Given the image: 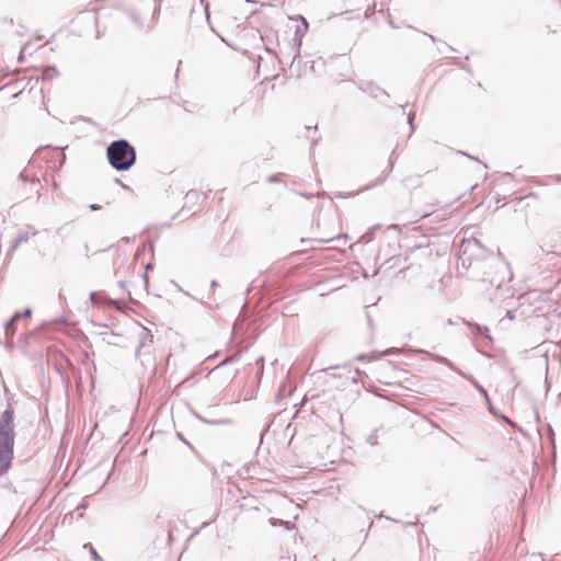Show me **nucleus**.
I'll return each mask as SVG.
<instances>
[{"instance_id": "nucleus-12", "label": "nucleus", "mask_w": 561, "mask_h": 561, "mask_svg": "<svg viewBox=\"0 0 561 561\" xmlns=\"http://www.w3.org/2000/svg\"><path fill=\"white\" fill-rule=\"evenodd\" d=\"M58 76V70L55 66H46L41 70V75L36 77V81H49Z\"/></svg>"}, {"instance_id": "nucleus-48", "label": "nucleus", "mask_w": 561, "mask_h": 561, "mask_svg": "<svg viewBox=\"0 0 561 561\" xmlns=\"http://www.w3.org/2000/svg\"><path fill=\"white\" fill-rule=\"evenodd\" d=\"M204 1H205V0H201V3H202V4H204Z\"/></svg>"}, {"instance_id": "nucleus-21", "label": "nucleus", "mask_w": 561, "mask_h": 561, "mask_svg": "<svg viewBox=\"0 0 561 561\" xmlns=\"http://www.w3.org/2000/svg\"><path fill=\"white\" fill-rule=\"evenodd\" d=\"M280 175H282V173L275 174V175H270V176H267L266 181L268 183H277V182H279V176Z\"/></svg>"}, {"instance_id": "nucleus-22", "label": "nucleus", "mask_w": 561, "mask_h": 561, "mask_svg": "<svg viewBox=\"0 0 561 561\" xmlns=\"http://www.w3.org/2000/svg\"><path fill=\"white\" fill-rule=\"evenodd\" d=\"M161 4H156L152 11V19H157L160 14Z\"/></svg>"}, {"instance_id": "nucleus-45", "label": "nucleus", "mask_w": 561, "mask_h": 561, "mask_svg": "<svg viewBox=\"0 0 561 561\" xmlns=\"http://www.w3.org/2000/svg\"><path fill=\"white\" fill-rule=\"evenodd\" d=\"M118 284H119V286H121V287H124V286H125V283H124V282H122V280H121Z\"/></svg>"}, {"instance_id": "nucleus-39", "label": "nucleus", "mask_w": 561, "mask_h": 561, "mask_svg": "<svg viewBox=\"0 0 561 561\" xmlns=\"http://www.w3.org/2000/svg\"><path fill=\"white\" fill-rule=\"evenodd\" d=\"M23 58H24V57H23V55H22V53H21V54H20V56L18 57V60H19V61H22V60H23Z\"/></svg>"}, {"instance_id": "nucleus-14", "label": "nucleus", "mask_w": 561, "mask_h": 561, "mask_svg": "<svg viewBox=\"0 0 561 561\" xmlns=\"http://www.w3.org/2000/svg\"><path fill=\"white\" fill-rule=\"evenodd\" d=\"M473 386L474 388L483 396L484 400H488V392L477 381L476 378L472 376H466L463 375Z\"/></svg>"}, {"instance_id": "nucleus-38", "label": "nucleus", "mask_w": 561, "mask_h": 561, "mask_svg": "<svg viewBox=\"0 0 561 561\" xmlns=\"http://www.w3.org/2000/svg\"><path fill=\"white\" fill-rule=\"evenodd\" d=\"M216 286H218L217 280H213V282H211V287H216Z\"/></svg>"}, {"instance_id": "nucleus-15", "label": "nucleus", "mask_w": 561, "mask_h": 561, "mask_svg": "<svg viewBox=\"0 0 561 561\" xmlns=\"http://www.w3.org/2000/svg\"><path fill=\"white\" fill-rule=\"evenodd\" d=\"M201 193L196 190H190L185 195L186 203L195 204L199 199Z\"/></svg>"}, {"instance_id": "nucleus-2", "label": "nucleus", "mask_w": 561, "mask_h": 561, "mask_svg": "<svg viewBox=\"0 0 561 561\" xmlns=\"http://www.w3.org/2000/svg\"><path fill=\"white\" fill-rule=\"evenodd\" d=\"M14 416L9 408L0 416V477L5 474L13 459L14 448Z\"/></svg>"}, {"instance_id": "nucleus-31", "label": "nucleus", "mask_w": 561, "mask_h": 561, "mask_svg": "<svg viewBox=\"0 0 561 561\" xmlns=\"http://www.w3.org/2000/svg\"><path fill=\"white\" fill-rule=\"evenodd\" d=\"M444 46L446 47V49H447L448 51H455V48H454L453 46H449V45H447V44H444Z\"/></svg>"}, {"instance_id": "nucleus-20", "label": "nucleus", "mask_w": 561, "mask_h": 561, "mask_svg": "<svg viewBox=\"0 0 561 561\" xmlns=\"http://www.w3.org/2000/svg\"><path fill=\"white\" fill-rule=\"evenodd\" d=\"M414 119H415V113H414V112H410V113L408 114V116H407V122H408V124H409V125H410V127H411V131H413V130H414V125H413Z\"/></svg>"}, {"instance_id": "nucleus-41", "label": "nucleus", "mask_w": 561, "mask_h": 561, "mask_svg": "<svg viewBox=\"0 0 561 561\" xmlns=\"http://www.w3.org/2000/svg\"><path fill=\"white\" fill-rule=\"evenodd\" d=\"M278 62L283 64L284 62V58L283 57H278Z\"/></svg>"}, {"instance_id": "nucleus-6", "label": "nucleus", "mask_w": 561, "mask_h": 561, "mask_svg": "<svg viewBox=\"0 0 561 561\" xmlns=\"http://www.w3.org/2000/svg\"><path fill=\"white\" fill-rule=\"evenodd\" d=\"M397 159V156H396V150H392L391 154H390V158H389V163H388V169L387 171H385L378 179L377 181L375 182H371L370 184H367L365 187H363L362 190H359L357 193L359 192H363V191H368V190H371L373 187L377 186V185H380L382 184L388 174L392 171L393 169V165H394V161Z\"/></svg>"}, {"instance_id": "nucleus-3", "label": "nucleus", "mask_w": 561, "mask_h": 561, "mask_svg": "<svg viewBox=\"0 0 561 561\" xmlns=\"http://www.w3.org/2000/svg\"><path fill=\"white\" fill-rule=\"evenodd\" d=\"M106 157L113 169L127 171L136 161V150L130 142H110Z\"/></svg>"}, {"instance_id": "nucleus-32", "label": "nucleus", "mask_w": 561, "mask_h": 561, "mask_svg": "<svg viewBox=\"0 0 561 561\" xmlns=\"http://www.w3.org/2000/svg\"><path fill=\"white\" fill-rule=\"evenodd\" d=\"M506 318H508L510 320H512V319L514 318L513 312L508 310V311L506 312Z\"/></svg>"}, {"instance_id": "nucleus-36", "label": "nucleus", "mask_w": 561, "mask_h": 561, "mask_svg": "<svg viewBox=\"0 0 561 561\" xmlns=\"http://www.w3.org/2000/svg\"><path fill=\"white\" fill-rule=\"evenodd\" d=\"M152 267H153V266H152V264H151V263H148V264L146 265V270H151Z\"/></svg>"}, {"instance_id": "nucleus-26", "label": "nucleus", "mask_w": 561, "mask_h": 561, "mask_svg": "<svg viewBox=\"0 0 561 561\" xmlns=\"http://www.w3.org/2000/svg\"><path fill=\"white\" fill-rule=\"evenodd\" d=\"M425 36H427L433 43H438L440 42L437 37H435L434 35H431V34H427V33H423Z\"/></svg>"}, {"instance_id": "nucleus-23", "label": "nucleus", "mask_w": 561, "mask_h": 561, "mask_svg": "<svg viewBox=\"0 0 561 561\" xmlns=\"http://www.w3.org/2000/svg\"><path fill=\"white\" fill-rule=\"evenodd\" d=\"M232 362H234V357H228L225 360H222L216 368H214L213 371L220 368L221 366H224L228 363H232Z\"/></svg>"}, {"instance_id": "nucleus-35", "label": "nucleus", "mask_w": 561, "mask_h": 561, "mask_svg": "<svg viewBox=\"0 0 561 561\" xmlns=\"http://www.w3.org/2000/svg\"><path fill=\"white\" fill-rule=\"evenodd\" d=\"M466 156H467L469 159H472V160L479 161V160H478V158H476V157H472V156H470V154H466Z\"/></svg>"}, {"instance_id": "nucleus-7", "label": "nucleus", "mask_w": 561, "mask_h": 561, "mask_svg": "<svg viewBox=\"0 0 561 561\" xmlns=\"http://www.w3.org/2000/svg\"><path fill=\"white\" fill-rule=\"evenodd\" d=\"M36 233L37 231L31 227L27 230L20 231L15 239L12 241L8 254L13 252L21 243L26 242L30 239V237L35 236Z\"/></svg>"}, {"instance_id": "nucleus-40", "label": "nucleus", "mask_w": 561, "mask_h": 561, "mask_svg": "<svg viewBox=\"0 0 561 561\" xmlns=\"http://www.w3.org/2000/svg\"><path fill=\"white\" fill-rule=\"evenodd\" d=\"M408 106V103H405L404 105H402V113L404 114V111H405V107Z\"/></svg>"}, {"instance_id": "nucleus-44", "label": "nucleus", "mask_w": 561, "mask_h": 561, "mask_svg": "<svg viewBox=\"0 0 561 561\" xmlns=\"http://www.w3.org/2000/svg\"><path fill=\"white\" fill-rule=\"evenodd\" d=\"M12 84H13L12 82H10V83L5 84V85L3 87V89H4V88H10Z\"/></svg>"}, {"instance_id": "nucleus-30", "label": "nucleus", "mask_w": 561, "mask_h": 561, "mask_svg": "<svg viewBox=\"0 0 561 561\" xmlns=\"http://www.w3.org/2000/svg\"><path fill=\"white\" fill-rule=\"evenodd\" d=\"M96 296H98V294L93 291V293H91V294H90V299H91L93 302H95V301H96Z\"/></svg>"}, {"instance_id": "nucleus-11", "label": "nucleus", "mask_w": 561, "mask_h": 561, "mask_svg": "<svg viewBox=\"0 0 561 561\" xmlns=\"http://www.w3.org/2000/svg\"><path fill=\"white\" fill-rule=\"evenodd\" d=\"M412 352L415 353V354H426L432 360H434L436 363H439V364L447 365V366L454 368L453 367V363L448 358H446V357H444L442 355L433 354V353H430V352H427L425 350H422V348H414V350H412Z\"/></svg>"}, {"instance_id": "nucleus-9", "label": "nucleus", "mask_w": 561, "mask_h": 561, "mask_svg": "<svg viewBox=\"0 0 561 561\" xmlns=\"http://www.w3.org/2000/svg\"><path fill=\"white\" fill-rule=\"evenodd\" d=\"M318 127L317 126H302L297 130L296 138L301 139L306 138L308 140H319L317 137Z\"/></svg>"}, {"instance_id": "nucleus-46", "label": "nucleus", "mask_w": 561, "mask_h": 561, "mask_svg": "<svg viewBox=\"0 0 561 561\" xmlns=\"http://www.w3.org/2000/svg\"><path fill=\"white\" fill-rule=\"evenodd\" d=\"M536 419H537V421H539V414H538V412H536Z\"/></svg>"}, {"instance_id": "nucleus-13", "label": "nucleus", "mask_w": 561, "mask_h": 561, "mask_svg": "<svg viewBox=\"0 0 561 561\" xmlns=\"http://www.w3.org/2000/svg\"><path fill=\"white\" fill-rule=\"evenodd\" d=\"M380 225H375L371 228L368 229L359 239V242L362 243H369L375 239V232L376 230L380 229Z\"/></svg>"}, {"instance_id": "nucleus-37", "label": "nucleus", "mask_w": 561, "mask_h": 561, "mask_svg": "<svg viewBox=\"0 0 561 561\" xmlns=\"http://www.w3.org/2000/svg\"><path fill=\"white\" fill-rule=\"evenodd\" d=\"M142 278H144L145 283L147 284V282H148V276H147V274H142Z\"/></svg>"}, {"instance_id": "nucleus-34", "label": "nucleus", "mask_w": 561, "mask_h": 561, "mask_svg": "<svg viewBox=\"0 0 561 561\" xmlns=\"http://www.w3.org/2000/svg\"><path fill=\"white\" fill-rule=\"evenodd\" d=\"M366 357V355L360 354L356 357V360H363Z\"/></svg>"}, {"instance_id": "nucleus-4", "label": "nucleus", "mask_w": 561, "mask_h": 561, "mask_svg": "<svg viewBox=\"0 0 561 561\" xmlns=\"http://www.w3.org/2000/svg\"><path fill=\"white\" fill-rule=\"evenodd\" d=\"M295 20L300 21V25H297L295 28V34L293 42L289 44L290 50L294 51V56L289 64V69L293 71H296V77H301V70H300V49L302 45V38L306 35L309 23L308 21L300 14L295 16Z\"/></svg>"}, {"instance_id": "nucleus-25", "label": "nucleus", "mask_w": 561, "mask_h": 561, "mask_svg": "<svg viewBox=\"0 0 561 561\" xmlns=\"http://www.w3.org/2000/svg\"><path fill=\"white\" fill-rule=\"evenodd\" d=\"M22 318V313L20 311L14 312V314L11 317V321L16 322L19 319Z\"/></svg>"}, {"instance_id": "nucleus-28", "label": "nucleus", "mask_w": 561, "mask_h": 561, "mask_svg": "<svg viewBox=\"0 0 561 561\" xmlns=\"http://www.w3.org/2000/svg\"><path fill=\"white\" fill-rule=\"evenodd\" d=\"M89 207H90V209H91V210H93V211L99 210V209L101 208V206H100V205H98V204H91Z\"/></svg>"}, {"instance_id": "nucleus-19", "label": "nucleus", "mask_w": 561, "mask_h": 561, "mask_svg": "<svg viewBox=\"0 0 561 561\" xmlns=\"http://www.w3.org/2000/svg\"><path fill=\"white\" fill-rule=\"evenodd\" d=\"M20 178H21L23 181H30V182H32V183H34V184L39 182L37 178H32V179H31V178L28 176V174H27L25 171H23V172H21V173H20Z\"/></svg>"}, {"instance_id": "nucleus-24", "label": "nucleus", "mask_w": 561, "mask_h": 561, "mask_svg": "<svg viewBox=\"0 0 561 561\" xmlns=\"http://www.w3.org/2000/svg\"><path fill=\"white\" fill-rule=\"evenodd\" d=\"M485 403H486V405H488L489 411H490L493 415H495V414H496L495 409H494V407H493V404H492V402H491V400H490V398H489V397H488V400H485Z\"/></svg>"}, {"instance_id": "nucleus-10", "label": "nucleus", "mask_w": 561, "mask_h": 561, "mask_svg": "<svg viewBox=\"0 0 561 561\" xmlns=\"http://www.w3.org/2000/svg\"><path fill=\"white\" fill-rule=\"evenodd\" d=\"M152 335L150 334V331L146 328H142L140 335H139V345L136 351V356H140L141 348H145L146 346L150 345L152 343Z\"/></svg>"}, {"instance_id": "nucleus-17", "label": "nucleus", "mask_w": 561, "mask_h": 561, "mask_svg": "<svg viewBox=\"0 0 561 561\" xmlns=\"http://www.w3.org/2000/svg\"><path fill=\"white\" fill-rule=\"evenodd\" d=\"M366 443L370 446H376L378 444V430H375L366 437Z\"/></svg>"}, {"instance_id": "nucleus-18", "label": "nucleus", "mask_w": 561, "mask_h": 561, "mask_svg": "<svg viewBox=\"0 0 561 561\" xmlns=\"http://www.w3.org/2000/svg\"><path fill=\"white\" fill-rule=\"evenodd\" d=\"M470 327L474 328L476 333L479 335H486V333L489 332V329L486 327H482L479 324H470Z\"/></svg>"}, {"instance_id": "nucleus-47", "label": "nucleus", "mask_w": 561, "mask_h": 561, "mask_svg": "<svg viewBox=\"0 0 561 561\" xmlns=\"http://www.w3.org/2000/svg\"><path fill=\"white\" fill-rule=\"evenodd\" d=\"M247 2H250V3H254L255 1L253 0H245Z\"/></svg>"}, {"instance_id": "nucleus-33", "label": "nucleus", "mask_w": 561, "mask_h": 561, "mask_svg": "<svg viewBox=\"0 0 561 561\" xmlns=\"http://www.w3.org/2000/svg\"><path fill=\"white\" fill-rule=\"evenodd\" d=\"M181 64H182V60H179L178 67H180V65H181ZM179 71H180V69H179V68H176V71H175V78H178V76H179Z\"/></svg>"}, {"instance_id": "nucleus-27", "label": "nucleus", "mask_w": 561, "mask_h": 561, "mask_svg": "<svg viewBox=\"0 0 561 561\" xmlns=\"http://www.w3.org/2000/svg\"><path fill=\"white\" fill-rule=\"evenodd\" d=\"M22 313V317L28 318L32 314V310L30 308H26Z\"/></svg>"}, {"instance_id": "nucleus-29", "label": "nucleus", "mask_w": 561, "mask_h": 561, "mask_svg": "<svg viewBox=\"0 0 561 561\" xmlns=\"http://www.w3.org/2000/svg\"><path fill=\"white\" fill-rule=\"evenodd\" d=\"M84 547H85V548H87V547H89L90 552H91L93 556H98V554H96V551L94 550V548H93L90 543L84 545Z\"/></svg>"}, {"instance_id": "nucleus-1", "label": "nucleus", "mask_w": 561, "mask_h": 561, "mask_svg": "<svg viewBox=\"0 0 561 561\" xmlns=\"http://www.w3.org/2000/svg\"><path fill=\"white\" fill-rule=\"evenodd\" d=\"M457 270L461 274L466 273L472 280L488 283L495 288L511 279L508 265L502 254L489 251L476 238L461 242Z\"/></svg>"}, {"instance_id": "nucleus-16", "label": "nucleus", "mask_w": 561, "mask_h": 561, "mask_svg": "<svg viewBox=\"0 0 561 561\" xmlns=\"http://www.w3.org/2000/svg\"><path fill=\"white\" fill-rule=\"evenodd\" d=\"M15 330H16L15 322L8 320L4 323V332H5L7 337L11 339L14 335Z\"/></svg>"}, {"instance_id": "nucleus-42", "label": "nucleus", "mask_w": 561, "mask_h": 561, "mask_svg": "<svg viewBox=\"0 0 561 561\" xmlns=\"http://www.w3.org/2000/svg\"><path fill=\"white\" fill-rule=\"evenodd\" d=\"M443 50H444V47L438 48V53H439V54H444V51H443Z\"/></svg>"}, {"instance_id": "nucleus-5", "label": "nucleus", "mask_w": 561, "mask_h": 561, "mask_svg": "<svg viewBox=\"0 0 561 561\" xmlns=\"http://www.w3.org/2000/svg\"><path fill=\"white\" fill-rule=\"evenodd\" d=\"M73 125V129L78 133H82L78 135V138L81 137H92L94 136L93 131L98 129L96 125L89 118L79 117L76 121L71 122Z\"/></svg>"}, {"instance_id": "nucleus-43", "label": "nucleus", "mask_w": 561, "mask_h": 561, "mask_svg": "<svg viewBox=\"0 0 561 561\" xmlns=\"http://www.w3.org/2000/svg\"><path fill=\"white\" fill-rule=\"evenodd\" d=\"M443 50H444V47L438 48V53H439V54H444V51H443Z\"/></svg>"}, {"instance_id": "nucleus-8", "label": "nucleus", "mask_w": 561, "mask_h": 561, "mask_svg": "<svg viewBox=\"0 0 561 561\" xmlns=\"http://www.w3.org/2000/svg\"><path fill=\"white\" fill-rule=\"evenodd\" d=\"M359 89L375 99L379 98V95H385L389 98L387 91H385L383 89H381L380 87L376 85L373 82H364L359 85Z\"/></svg>"}]
</instances>
